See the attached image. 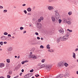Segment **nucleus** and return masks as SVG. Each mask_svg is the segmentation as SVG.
I'll return each instance as SVG.
<instances>
[{
  "instance_id": "33",
  "label": "nucleus",
  "mask_w": 78,
  "mask_h": 78,
  "mask_svg": "<svg viewBox=\"0 0 78 78\" xmlns=\"http://www.w3.org/2000/svg\"><path fill=\"white\" fill-rule=\"evenodd\" d=\"M40 48H44V46L41 45L40 46Z\"/></svg>"
},
{
  "instance_id": "36",
  "label": "nucleus",
  "mask_w": 78,
  "mask_h": 78,
  "mask_svg": "<svg viewBox=\"0 0 78 78\" xmlns=\"http://www.w3.org/2000/svg\"><path fill=\"white\" fill-rule=\"evenodd\" d=\"M7 76L8 78H11V76H9V75H7Z\"/></svg>"
},
{
  "instance_id": "2",
  "label": "nucleus",
  "mask_w": 78,
  "mask_h": 78,
  "mask_svg": "<svg viewBox=\"0 0 78 78\" xmlns=\"http://www.w3.org/2000/svg\"><path fill=\"white\" fill-rule=\"evenodd\" d=\"M64 66V62L63 61L59 62L57 64V66L58 67H62Z\"/></svg>"
},
{
  "instance_id": "10",
  "label": "nucleus",
  "mask_w": 78,
  "mask_h": 78,
  "mask_svg": "<svg viewBox=\"0 0 78 78\" xmlns=\"http://www.w3.org/2000/svg\"><path fill=\"white\" fill-rule=\"evenodd\" d=\"M59 32L60 33H61L63 34V33H64V30H63V29H61L59 30Z\"/></svg>"
},
{
  "instance_id": "53",
  "label": "nucleus",
  "mask_w": 78,
  "mask_h": 78,
  "mask_svg": "<svg viewBox=\"0 0 78 78\" xmlns=\"http://www.w3.org/2000/svg\"><path fill=\"white\" fill-rule=\"evenodd\" d=\"M4 44H7V42L5 41L4 42Z\"/></svg>"
},
{
  "instance_id": "49",
  "label": "nucleus",
  "mask_w": 78,
  "mask_h": 78,
  "mask_svg": "<svg viewBox=\"0 0 78 78\" xmlns=\"http://www.w3.org/2000/svg\"><path fill=\"white\" fill-rule=\"evenodd\" d=\"M57 41L58 42H59V41H60V40L59 39V38L57 39Z\"/></svg>"
},
{
  "instance_id": "43",
  "label": "nucleus",
  "mask_w": 78,
  "mask_h": 78,
  "mask_svg": "<svg viewBox=\"0 0 78 78\" xmlns=\"http://www.w3.org/2000/svg\"><path fill=\"white\" fill-rule=\"evenodd\" d=\"M24 12L25 14H27V11H26V10H24Z\"/></svg>"
},
{
  "instance_id": "26",
  "label": "nucleus",
  "mask_w": 78,
  "mask_h": 78,
  "mask_svg": "<svg viewBox=\"0 0 78 78\" xmlns=\"http://www.w3.org/2000/svg\"><path fill=\"white\" fill-rule=\"evenodd\" d=\"M67 23L68 25H70V24H71V22L70 21H69L67 22Z\"/></svg>"
},
{
  "instance_id": "14",
  "label": "nucleus",
  "mask_w": 78,
  "mask_h": 78,
  "mask_svg": "<svg viewBox=\"0 0 78 78\" xmlns=\"http://www.w3.org/2000/svg\"><path fill=\"white\" fill-rule=\"evenodd\" d=\"M58 11L57 10H55V16H56V15H57V14H58Z\"/></svg>"
},
{
  "instance_id": "23",
  "label": "nucleus",
  "mask_w": 78,
  "mask_h": 78,
  "mask_svg": "<svg viewBox=\"0 0 78 78\" xmlns=\"http://www.w3.org/2000/svg\"><path fill=\"white\" fill-rule=\"evenodd\" d=\"M24 78H29V76H28V75H26L24 76Z\"/></svg>"
},
{
  "instance_id": "55",
  "label": "nucleus",
  "mask_w": 78,
  "mask_h": 78,
  "mask_svg": "<svg viewBox=\"0 0 78 78\" xmlns=\"http://www.w3.org/2000/svg\"><path fill=\"white\" fill-rule=\"evenodd\" d=\"M78 48H76V49L75 51H78Z\"/></svg>"
},
{
  "instance_id": "8",
  "label": "nucleus",
  "mask_w": 78,
  "mask_h": 78,
  "mask_svg": "<svg viewBox=\"0 0 78 78\" xmlns=\"http://www.w3.org/2000/svg\"><path fill=\"white\" fill-rule=\"evenodd\" d=\"M51 19L52 22H55V16H52L51 17Z\"/></svg>"
},
{
  "instance_id": "40",
  "label": "nucleus",
  "mask_w": 78,
  "mask_h": 78,
  "mask_svg": "<svg viewBox=\"0 0 78 78\" xmlns=\"http://www.w3.org/2000/svg\"><path fill=\"white\" fill-rule=\"evenodd\" d=\"M23 27H20V30H23Z\"/></svg>"
},
{
  "instance_id": "12",
  "label": "nucleus",
  "mask_w": 78,
  "mask_h": 78,
  "mask_svg": "<svg viewBox=\"0 0 78 78\" xmlns=\"http://www.w3.org/2000/svg\"><path fill=\"white\" fill-rule=\"evenodd\" d=\"M8 51H12V48L11 47H9L8 49Z\"/></svg>"
},
{
  "instance_id": "45",
  "label": "nucleus",
  "mask_w": 78,
  "mask_h": 78,
  "mask_svg": "<svg viewBox=\"0 0 78 78\" xmlns=\"http://www.w3.org/2000/svg\"><path fill=\"white\" fill-rule=\"evenodd\" d=\"M8 37H11V35L10 34H8Z\"/></svg>"
},
{
  "instance_id": "60",
  "label": "nucleus",
  "mask_w": 78,
  "mask_h": 78,
  "mask_svg": "<svg viewBox=\"0 0 78 78\" xmlns=\"http://www.w3.org/2000/svg\"><path fill=\"white\" fill-rule=\"evenodd\" d=\"M22 73H21L20 74V76H22Z\"/></svg>"
},
{
  "instance_id": "37",
  "label": "nucleus",
  "mask_w": 78,
  "mask_h": 78,
  "mask_svg": "<svg viewBox=\"0 0 78 78\" xmlns=\"http://www.w3.org/2000/svg\"><path fill=\"white\" fill-rule=\"evenodd\" d=\"M35 76L36 77H38V76H39V75L37 74L36 75H35Z\"/></svg>"
},
{
  "instance_id": "25",
  "label": "nucleus",
  "mask_w": 78,
  "mask_h": 78,
  "mask_svg": "<svg viewBox=\"0 0 78 78\" xmlns=\"http://www.w3.org/2000/svg\"><path fill=\"white\" fill-rule=\"evenodd\" d=\"M67 30L68 31H69L68 32H69V33H70V32L71 33H72V30H70L69 29H67ZM67 32H68L67 31L66 33H67Z\"/></svg>"
},
{
  "instance_id": "54",
  "label": "nucleus",
  "mask_w": 78,
  "mask_h": 78,
  "mask_svg": "<svg viewBox=\"0 0 78 78\" xmlns=\"http://www.w3.org/2000/svg\"><path fill=\"white\" fill-rule=\"evenodd\" d=\"M64 76L65 78H67V75L66 74V75H65Z\"/></svg>"
},
{
  "instance_id": "9",
  "label": "nucleus",
  "mask_w": 78,
  "mask_h": 78,
  "mask_svg": "<svg viewBox=\"0 0 78 78\" xmlns=\"http://www.w3.org/2000/svg\"><path fill=\"white\" fill-rule=\"evenodd\" d=\"M6 37L5 36H3L1 37V39L3 41H5V40H6Z\"/></svg>"
},
{
  "instance_id": "4",
  "label": "nucleus",
  "mask_w": 78,
  "mask_h": 78,
  "mask_svg": "<svg viewBox=\"0 0 78 78\" xmlns=\"http://www.w3.org/2000/svg\"><path fill=\"white\" fill-rule=\"evenodd\" d=\"M48 9L49 11H52V10L54 9V8H53V7L51 6H48Z\"/></svg>"
},
{
  "instance_id": "31",
  "label": "nucleus",
  "mask_w": 78,
  "mask_h": 78,
  "mask_svg": "<svg viewBox=\"0 0 78 78\" xmlns=\"http://www.w3.org/2000/svg\"><path fill=\"white\" fill-rule=\"evenodd\" d=\"M8 33H7L6 32H4V35H8Z\"/></svg>"
},
{
  "instance_id": "1",
  "label": "nucleus",
  "mask_w": 78,
  "mask_h": 78,
  "mask_svg": "<svg viewBox=\"0 0 78 78\" xmlns=\"http://www.w3.org/2000/svg\"><path fill=\"white\" fill-rule=\"evenodd\" d=\"M70 35V33L69 32H66V34L62 37L63 41H66L69 39V36Z\"/></svg>"
},
{
  "instance_id": "7",
  "label": "nucleus",
  "mask_w": 78,
  "mask_h": 78,
  "mask_svg": "<svg viewBox=\"0 0 78 78\" xmlns=\"http://www.w3.org/2000/svg\"><path fill=\"white\" fill-rule=\"evenodd\" d=\"M56 0H48V2L49 3H54Z\"/></svg>"
},
{
  "instance_id": "63",
  "label": "nucleus",
  "mask_w": 78,
  "mask_h": 78,
  "mask_svg": "<svg viewBox=\"0 0 78 78\" xmlns=\"http://www.w3.org/2000/svg\"><path fill=\"white\" fill-rule=\"evenodd\" d=\"M41 40H42V41H43V40H44V38H42V37H41Z\"/></svg>"
},
{
  "instance_id": "59",
  "label": "nucleus",
  "mask_w": 78,
  "mask_h": 78,
  "mask_svg": "<svg viewBox=\"0 0 78 78\" xmlns=\"http://www.w3.org/2000/svg\"><path fill=\"white\" fill-rule=\"evenodd\" d=\"M21 72H24V70L23 69H22V70H21Z\"/></svg>"
},
{
  "instance_id": "57",
  "label": "nucleus",
  "mask_w": 78,
  "mask_h": 78,
  "mask_svg": "<svg viewBox=\"0 0 78 78\" xmlns=\"http://www.w3.org/2000/svg\"><path fill=\"white\" fill-rule=\"evenodd\" d=\"M16 78H19V75L16 76V77H15Z\"/></svg>"
},
{
  "instance_id": "52",
  "label": "nucleus",
  "mask_w": 78,
  "mask_h": 78,
  "mask_svg": "<svg viewBox=\"0 0 78 78\" xmlns=\"http://www.w3.org/2000/svg\"><path fill=\"white\" fill-rule=\"evenodd\" d=\"M24 63H25V62H24V61L22 62H21L22 64H24Z\"/></svg>"
},
{
  "instance_id": "47",
  "label": "nucleus",
  "mask_w": 78,
  "mask_h": 78,
  "mask_svg": "<svg viewBox=\"0 0 78 78\" xmlns=\"http://www.w3.org/2000/svg\"><path fill=\"white\" fill-rule=\"evenodd\" d=\"M37 39H38V40H39L41 39V38L39 37H37Z\"/></svg>"
},
{
  "instance_id": "22",
  "label": "nucleus",
  "mask_w": 78,
  "mask_h": 78,
  "mask_svg": "<svg viewBox=\"0 0 78 78\" xmlns=\"http://www.w3.org/2000/svg\"><path fill=\"white\" fill-rule=\"evenodd\" d=\"M6 62L8 63H9L10 62V59H6Z\"/></svg>"
},
{
  "instance_id": "41",
  "label": "nucleus",
  "mask_w": 78,
  "mask_h": 78,
  "mask_svg": "<svg viewBox=\"0 0 78 78\" xmlns=\"http://www.w3.org/2000/svg\"><path fill=\"white\" fill-rule=\"evenodd\" d=\"M7 12V10H4L3 11V12Z\"/></svg>"
},
{
  "instance_id": "38",
  "label": "nucleus",
  "mask_w": 78,
  "mask_h": 78,
  "mask_svg": "<svg viewBox=\"0 0 78 78\" xmlns=\"http://www.w3.org/2000/svg\"><path fill=\"white\" fill-rule=\"evenodd\" d=\"M33 71H34V70H33V69H32L30 71V72L32 73L33 72Z\"/></svg>"
},
{
  "instance_id": "51",
  "label": "nucleus",
  "mask_w": 78,
  "mask_h": 78,
  "mask_svg": "<svg viewBox=\"0 0 78 78\" xmlns=\"http://www.w3.org/2000/svg\"><path fill=\"white\" fill-rule=\"evenodd\" d=\"M24 63H25V62H28V61L27 60L24 61Z\"/></svg>"
},
{
  "instance_id": "13",
  "label": "nucleus",
  "mask_w": 78,
  "mask_h": 78,
  "mask_svg": "<svg viewBox=\"0 0 78 78\" xmlns=\"http://www.w3.org/2000/svg\"><path fill=\"white\" fill-rule=\"evenodd\" d=\"M51 67V65H47L46 68L48 69H50Z\"/></svg>"
},
{
  "instance_id": "64",
  "label": "nucleus",
  "mask_w": 78,
  "mask_h": 78,
  "mask_svg": "<svg viewBox=\"0 0 78 78\" xmlns=\"http://www.w3.org/2000/svg\"><path fill=\"white\" fill-rule=\"evenodd\" d=\"M17 58L18 59H19V58H20V56H18V57H17Z\"/></svg>"
},
{
  "instance_id": "19",
  "label": "nucleus",
  "mask_w": 78,
  "mask_h": 78,
  "mask_svg": "<svg viewBox=\"0 0 78 78\" xmlns=\"http://www.w3.org/2000/svg\"><path fill=\"white\" fill-rule=\"evenodd\" d=\"M72 11H70L68 12V14L69 15V16H70L71 15H72Z\"/></svg>"
},
{
  "instance_id": "18",
  "label": "nucleus",
  "mask_w": 78,
  "mask_h": 78,
  "mask_svg": "<svg viewBox=\"0 0 78 78\" xmlns=\"http://www.w3.org/2000/svg\"><path fill=\"white\" fill-rule=\"evenodd\" d=\"M46 48L47 49H50V45L48 44L46 46Z\"/></svg>"
},
{
  "instance_id": "11",
  "label": "nucleus",
  "mask_w": 78,
  "mask_h": 78,
  "mask_svg": "<svg viewBox=\"0 0 78 78\" xmlns=\"http://www.w3.org/2000/svg\"><path fill=\"white\" fill-rule=\"evenodd\" d=\"M5 67V64L4 63H1L0 64V67L2 68Z\"/></svg>"
},
{
  "instance_id": "32",
  "label": "nucleus",
  "mask_w": 78,
  "mask_h": 78,
  "mask_svg": "<svg viewBox=\"0 0 78 78\" xmlns=\"http://www.w3.org/2000/svg\"><path fill=\"white\" fill-rule=\"evenodd\" d=\"M9 75L11 74L12 73V71H9Z\"/></svg>"
},
{
  "instance_id": "42",
  "label": "nucleus",
  "mask_w": 78,
  "mask_h": 78,
  "mask_svg": "<svg viewBox=\"0 0 78 78\" xmlns=\"http://www.w3.org/2000/svg\"><path fill=\"white\" fill-rule=\"evenodd\" d=\"M50 50H51V52H53L54 51H53V50L52 49H50Z\"/></svg>"
},
{
  "instance_id": "5",
  "label": "nucleus",
  "mask_w": 78,
  "mask_h": 78,
  "mask_svg": "<svg viewBox=\"0 0 78 78\" xmlns=\"http://www.w3.org/2000/svg\"><path fill=\"white\" fill-rule=\"evenodd\" d=\"M64 77V75L62 74H60L59 75L57 76L56 77V78H62V77Z\"/></svg>"
},
{
  "instance_id": "27",
  "label": "nucleus",
  "mask_w": 78,
  "mask_h": 78,
  "mask_svg": "<svg viewBox=\"0 0 78 78\" xmlns=\"http://www.w3.org/2000/svg\"><path fill=\"white\" fill-rule=\"evenodd\" d=\"M40 19H41V20H44V17L42 16L41 17Z\"/></svg>"
},
{
  "instance_id": "3",
  "label": "nucleus",
  "mask_w": 78,
  "mask_h": 78,
  "mask_svg": "<svg viewBox=\"0 0 78 78\" xmlns=\"http://www.w3.org/2000/svg\"><path fill=\"white\" fill-rule=\"evenodd\" d=\"M29 58L30 59V58H32L33 59H37V56L36 55H32V56H30V57Z\"/></svg>"
},
{
  "instance_id": "24",
  "label": "nucleus",
  "mask_w": 78,
  "mask_h": 78,
  "mask_svg": "<svg viewBox=\"0 0 78 78\" xmlns=\"http://www.w3.org/2000/svg\"><path fill=\"white\" fill-rule=\"evenodd\" d=\"M45 67V66L44 65H41L40 67L41 68H43V67Z\"/></svg>"
},
{
  "instance_id": "21",
  "label": "nucleus",
  "mask_w": 78,
  "mask_h": 78,
  "mask_svg": "<svg viewBox=\"0 0 78 78\" xmlns=\"http://www.w3.org/2000/svg\"><path fill=\"white\" fill-rule=\"evenodd\" d=\"M68 65H69V64H67V63H64V66H65V67H67V66H68Z\"/></svg>"
},
{
  "instance_id": "44",
  "label": "nucleus",
  "mask_w": 78,
  "mask_h": 78,
  "mask_svg": "<svg viewBox=\"0 0 78 78\" xmlns=\"http://www.w3.org/2000/svg\"><path fill=\"white\" fill-rule=\"evenodd\" d=\"M3 6L0 5V9H3Z\"/></svg>"
},
{
  "instance_id": "58",
  "label": "nucleus",
  "mask_w": 78,
  "mask_h": 78,
  "mask_svg": "<svg viewBox=\"0 0 78 78\" xmlns=\"http://www.w3.org/2000/svg\"><path fill=\"white\" fill-rule=\"evenodd\" d=\"M37 25H40V23H37Z\"/></svg>"
},
{
  "instance_id": "28",
  "label": "nucleus",
  "mask_w": 78,
  "mask_h": 78,
  "mask_svg": "<svg viewBox=\"0 0 78 78\" xmlns=\"http://www.w3.org/2000/svg\"><path fill=\"white\" fill-rule=\"evenodd\" d=\"M61 22H62V20L61 19H59L58 20V22L59 23H61Z\"/></svg>"
},
{
  "instance_id": "50",
  "label": "nucleus",
  "mask_w": 78,
  "mask_h": 78,
  "mask_svg": "<svg viewBox=\"0 0 78 78\" xmlns=\"http://www.w3.org/2000/svg\"><path fill=\"white\" fill-rule=\"evenodd\" d=\"M27 33V31L26 30H24L23 31V34H25V33Z\"/></svg>"
},
{
  "instance_id": "30",
  "label": "nucleus",
  "mask_w": 78,
  "mask_h": 78,
  "mask_svg": "<svg viewBox=\"0 0 78 78\" xmlns=\"http://www.w3.org/2000/svg\"><path fill=\"white\" fill-rule=\"evenodd\" d=\"M0 44L1 45H3V41H1L0 42Z\"/></svg>"
},
{
  "instance_id": "29",
  "label": "nucleus",
  "mask_w": 78,
  "mask_h": 78,
  "mask_svg": "<svg viewBox=\"0 0 78 78\" xmlns=\"http://www.w3.org/2000/svg\"><path fill=\"white\" fill-rule=\"evenodd\" d=\"M64 21L65 22H67V19H63Z\"/></svg>"
},
{
  "instance_id": "20",
  "label": "nucleus",
  "mask_w": 78,
  "mask_h": 78,
  "mask_svg": "<svg viewBox=\"0 0 78 78\" xmlns=\"http://www.w3.org/2000/svg\"><path fill=\"white\" fill-rule=\"evenodd\" d=\"M32 54H33V53L32 52H30V55L29 56V58H30L31 56H32V55H32Z\"/></svg>"
},
{
  "instance_id": "62",
  "label": "nucleus",
  "mask_w": 78,
  "mask_h": 78,
  "mask_svg": "<svg viewBox=\"0 0 78 78\" xmlns=\"http://www.w3.org/2000/svg\"><path fill=\"white\" fill-rule=\"evenodd\" d=\"M0 78H5V77L3 76H1L0 77Z\"/></svg>"
},
{
  "instance_id": "6",
  "label": "nucleus",
  "mask_w": 78,
  "mask_h": 78,
  "mask_svg": "<svg viewBox=\"0 0 78 78\" xmlns=\"http://www.w3.org/2000/svg\"><path fill=\"white\" fill-rule=\"evenodd\" d=\"M42 24L40 23V24L37 26V28H38L39 29H40L41 28H42Z\"/></svg>"
},
{
  "instance_id": "56",
  "label": "nucleus",
  "mask_w": 78,
  "mask_h": 78,
  "mask_svg": "<svg viewBox=\"0 0 78 78\" xmlns=\"http://www.w3.org/2000/svg\"><path fill=\"white\" fill-rule=\"evenodd\" d=\"M22 6H26V4H23V5H22Z\"/></svg>"
},
{
  "instance_id": "46",
  "label": "nucleus",
  "mask_w": 78,
  "mask_h": 78,
  "mask_svg": "<svg viewBox=\"0 0 78 78\" xmlns=\"http://www.w3.org/2000/svg\"><path fill=\"white\" fill-rule=\"evenodd\" d=\"M41 63H39L38 64L37 66H41Z\"/></svg>"
},
{
  "instance_id": "35",
  "label": "nucleus",
  "mask_w": 78,
  "mask_h": 78,
  "mask_svg": "<svg viewBox=\"0 0 78 78\" xmlns=\"http://www.w3.org/2000/svg\"><path fill=\"white\" fill-rule=\"evenodd\" d=\"M42 62H45V59H42L41 60Z\"/></svg>"
},
{
  "instance_id": "15",
  "label": "nucleus",
  "mask_w": 78,
  "mask_h": 78,
  "mask_svg": "<svg viewBox=\"0 0 78 78\" xmlns=\"http://www.w3.org/2000/svg\"><path fill=\"white\" fill-rule=\"evenodd\" d=\"M55 16H57L56 17L57 19H59L60 17V15H59V14L58 13V14H57V15Z\"/></svg>"
},
{
  "instance_id": "34",
  "label": "nucleus",
  "mask_w": 78,
  "mask_h": 78,
  "mask_svg": "<svg viewBox=\"0 0 78 78\" xmlns=\"http://www.w3.org/2000/svg\"><path fill=\"white\" fill-rule=\"evenodd\" d=\"M38 22H41V19L40 18L38 19Z\"/></svg>"
},
{
  "instance_id": "39",
  "label": "nucleus",
  "mask_w": 78,
  "mask_h": 78,
  "mask_svg": "<svg viewBox=\"0 0 78 78\" xmlns=\"http://www.w3.org/2000/svg\"><path fill=\"white\" fill-rule=\"evenodd\" d=\"M35 34L36 35H37V36H38V35H39V33L37 32H35Z\"/></svg>"
},
{
  "instance_id": "48",
  "label": "nucleus",
  "mask_w": 78,
  "mask_h": 78,
  "mask_svg": "<svg viewBox=\"0 0 78 78\" xmlns=\"http://www.w3.org/2000/svg\"><path fill=\"white\" fill-rule=\"evenodd\" d=\"M9 65L8 64V63L6 64V67H9Z\"/></svg>"
},
{
  "instance_id": "61",
  "label": "nucleus",
  "mask_w": 78,
  "mask_h": 78,
  "mask_svg": "<svg viewBox=\"0 0 78 78\" xmlns=\"http://www.w3.org/2000/svg\"><path fill=\"white\" fill-rule=\"evenodd\" d=\"M48 51H49V52H51V51L50 49H48Z\"/></svg>"
},
{
  "instance_id": "16",
  "label": "nucleus",
  "mask_w": 78,
  "mask_h": 78,
  "mask_svg": "<svg viewBox=\"0 0 78 78\" xmlns=\"http://www.w3.org/2000/svg\"><path fill=\"white\" fill-rule=\"evenodd\" d=\"M73 57L74 58H76V55L75 54V53L73 52Z\"/></svg>"
},
{
  "instance_id": "17",
  "label": "nucleus",
  "mask_w": 78,
  "mask_h": 78,
  "mask_svg": "<svg viewBox=\"0 0 78 78\" xmlns=\"http://www.w3.org/2000/svg\"><path fill=\"white\" fill-rule=\"evenodd\" d=\"M27 10L28 12H30V11H31V9L30 8H29L27 9Z\"/></svg>"
}]
</instances>
